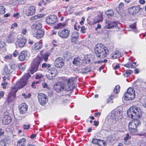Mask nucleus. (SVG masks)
I'll return each instance as SVG.
<instances>
[{
  "mask_svg": "<svg viewBox=\"0 0 146 146\" xmlns=\"http://www.w3.org/2000/svg\"><path fill=\"white\" fill-rule=\"evenodd\" d=\"M94 50L97 56L100 58H105L109 54L108 48L101 43H98L95 45Z\"/></svg>",
  "mask_w": 146,
  "mask_h": 146,
  "instance_id": "1",
  "label": "nucleus"
},
{
  "mask_svg": "<svg viewBox=\"0 0 146 146\" xmlns=\"http://www.w3.org/2000/svg\"><path fill=\"white\" fill-rule=\"evenodd\" d=\"M141 111L137 107L133 106L130 108L127 111L128 117L131 118L135 119L136 117L140 118L141 115Z\"/></svg>",
  "mask_w": 146,
  "mask_h": 146,
  "instance_id": "2",
  "label": "nucleus"
},
{
  "mask_svg": "<svg viewBox=\"0 0 146 146\" xmlns=\"http://www.w3.org/2000/svg\"><path fill=\"white\" fill-rule=\"evenodd\" d=\"M31 76L29 72L26 73L19 81H17L16 85L12 88H16L18 89V90L19 88H23L27 84L28 80L30 77Z\"/></svg>",
  "mask_w": 146,
  "mask_h": 146,
  "instance_id": "3",
  "label": "nucleus"
},
{
  "mask_svg": "<svg viewBox=\"0 0 146 146\" xmlns=\"http://www.w3.org/2000/svg\"><path fill=\"white\" fill-rule=\"evenodd\" d=\"M42 62L40 58H36L34 59L31 64L30 72L31 74H33L38 70L39 64Z\"/></svg>",
  "mask_w": 146,
  "mask_h": 146,
  "instance_id": "4",
  "label": "nucleus"
},
{
  "mask_svg": "<svg viewBox=\"0 0 146 146\" xmlns=\"http://www.w3.org/2000/svg\"><path fill=\"white\" fill-rule=\"evenodd\" d=\"M122 117L121 111L116 109L112 111L110 115V119L113 120L117 121L121 119Z\"/></svg>",
  "mask_w": 146,
  "mask_h": 146,
  "instance_id": "5",
  "label": "nucleus"
},
{
  "mask_svg": "<svg viewBox=\"0 0 146 146\" xmlns=\"http://www.w3.org/2000/svg\"><path fill=\"white\" fill-rule=\"evenodd\" d=\"M47 69V74L46 75V77L49 80L53 79L57 75L58 72L55 68H51Z\"/></svg>",
  "mask_w": 146,
  "mask_h": 146,
  "instance_id": "6",
  "label": "nucleus"
},
{
  "mask_svg": "<svg viewBox=\"0 0 146 146\" xmlns=\"http://www.w3.org/2000/svg\"><path fill=\"white\" fill-rule=\"evenodd\" d=\"M135 96L134 90L131 88H129L124 95V99L126 100H132Z\"/></svg>",
  "mask_w": 146,
  "mask_h": 146,
  "instance_id": "7",
  "label": "nucleus"
},
{
  "mask_svg": "<svg viewBox=\"0 0 146 146\" xmlns=\"http://www.w3.org/2000/svg\"><path fill=\"white\" fill-rule=\"evenodd\" d=\"M18 89L12 88V89L6 98L7 101L8 103L13 102L16 97V93Z\"/></svg>",
  "mask_w": 146,
  "mask_h": 146,
  "instance_id": "8",
  "label": "nucleus"
},
{
  "mask_svg": "<svg viewBox=\"0 0 146 146\" xmlns=\"http://www.w3.org/2000/svg\"><path fill=\"white\" fill-rule=\"evenodd\" d=\"M75 79L74 78H69L68 80V84L64 88V90L67 92L71 91L75 87L74 83Z\"/></svg>",
  "mask_w": 146,
  "mask_h": 146,
  "instance_id": "9",
  "label": "nucleus"
},
{
  "mask_svg": "<svg viewBox=\"0 0 146 146\" xmlns=\"http://www.w3.org/2000/svg\"><path fill=\"white\" fill-rule=\"evenodd\" d=\"M37 97L39 102L42 106L46 104L48 101L47 96L43 93L38 94Z\"/></svg>",
  "mask_w": 146,
  "mask_h": 146,
  "instance_id": "10",
  "label": "nucleus"
},
{
  "mask_svg": "<svg viewBox=\"0 0 146 146\" xmlns=\"http://www.w3.org/2000/svg\"><path fill=\"white\" fill-rule=\"evenodd\" d=\"M70 31L67 29H64L60 30L58 32V35L59 36L62 38H66L68 37Z\"/></svg>",
  "mask_w": 146,
  "mask_h": 146,
  "instance_id": "11",
  "label": "nucleus"
},
{
  "mask_svg": "<svg viewBox=\"0 0 146 146\" xmlns=\"http://www.w3.org/2000/svg\"><path fill=\"white\" fill-rule=\"evenodd\" d=\"M54 64L57 68H62L64 65V60L62 58L58 57L55 60Z\"/></svg>",
  "mask_w": 146,
  "mask_h": 146,
  "instance_id": "12",
  "label": "nucleus"
},
{
  "mask_svg": "<svg viewBox=\"0 0 146 146\" xmlns=\"http://www.w3.org/2000/svg\"><path fill=\"white\" fill-rule=\"evenodd\" d=\"M57 20V17L56 15H51L46 17V22L47 24L50 25L54 23Z\"/></svg>",
  "mask_w": 146,
  "mask_h": 146,
  "instance_id": "13",
  "label": "nucleus"
},
{
  "mask_svg": "<svg viewBox=\"0 0 146 146\" xmlns=\"http://www.w3.org/2000/svg\"><path fill=\"white\" fill-rule=\"evenodd\" d=\"M79 34L77 32L72 33L71 36L70 41L71 43L75 44L78 41L79 38Z\"/></svg>",
  "mask_w": 146,
  "mask_h": 146,
  "instance_id": "14",
  "label": "nucleus"
},
{
  "mask_svg": "<svg viewBox=\"0 0 146 146\" xmlns=\"http://www.w3.org/2000/svg\"><path fill=\"white\" fill-rule=\"evenodd\" d=\"M64 84L61 82H58L54 86V90L56 92H59L63 91L64 89Z\"/></svg>",
  "mask_w": 146,
  "mask_h": 146,
  "instance_id": "15",
  "label": "nucleus"
},
{
  "mask_svg": "<svg viewBox=\"0 0 146 146\" xmlns=\"http://www.w3.org/2000/svg\"><path fill=\"white\" fill-rule=\"evenodd\" d=\"M35 7L34 6H31L28 7L25 11V13L27 16H31L34 15L35 13Z\"/></svg>",
  "mask_w": 146,
  "mask_h": 146,
  "instance_id": "16",
  "label": "nucleus"
},
{
  "mask_svg": "<svg viewBox=\"0 0 146 146\" xmlns=\"http://www.w3.org/2000/svg\"><path fill=\"white\" fill-rule=\"evenodd\" d=\"M28 107L25 103L20 104L19 106V110L20 113L22 114L26 113Z\"/></svg>",
  "mask_w": 146,
  "mask_h": 146,
  "instance_id": "17",
  "label": "nucleus"
},
{
  "mask_svg": "<svg viewBox=\"0 0 146 146\" xmlns=\"http://www.w3.org/2000/svg\"><path fill=\"white\" fill-rule=\"evenodd\" d=\"M11 117L7 115H4L1 122L3 125H7L11 123Z\"/></svg>",
  "mask_w": 146,
  "mask_h": 146,
  "instance_id": "18",
  "label": "nucleus"
},
{
  "mask_svg": "<svg viewBox=\"0 0 146 146\" xmlns=\"http://www.w3.org/2000/svg\"><path fill=\"white\" fill-rule=\"evenodd\" d=\"M26 42V40L24 37H20V38L16 42L15 44L17 46L22 47L24 46Z\"/></svg>",
  "mask_w": 146,
  "mask_h": 146,
  "instance_id": "19",
  "label": "nucleus"
},
{
  "mask_svg": "<svg viewBox=\"0 0 146 146\" xmlns=\"http://www.w3.org/2000/svg\"><path fill=\"white\" fill-rule=\"evenodd\" d=\"M140 8L139 6H134L129 9V12L131 15H133L138 13Z\"/></svg>",
  "mask_w": 146,
  "mask_h": 146,
  "instance_id": "20",
  "label": "nucleus"
},
{
  "mask_svg": "<svg viewBox=\"0 0 146 146\" xmlns=\"http://www.w3.org/2000/svg\"><path fill=\"white\" fill-rule=\"evenodd\" d=\"M28 58L27 52L26 51H22L20 53L18 56V59L21 61H23L27 60Z\"/></svg>",
  "mask_w": 146,
  "mask_h": 146,
  "instance_id": "21",
  "label": "nucleus"
},
{
  "mask_svg": "<svg viewBox=\"0 0 146 146\" xmlns=\"http://www.w3.org/2000/svg\"><path fill=\"white\" fill-rule=\"evenodd\" d=\"M13 67L12 66L9 65V66H5L4 67V75H7V74H11L13 72Z\"/></svg>",
  "mask_w": 146,
  "mask_h": 146,
  "instance_id": "22",
  "label": "nucleus"
},
{
  "mask_svg": "<svg viewBox=\"0 0 146 146\" xmlns=\"http://www.w3.org/2000/svg\"><path fill=\"white\" fill-rule=\"evenodd\" d=\"M106 23L107 25L106 27L108 29H110L113 27H116L117 26V23L115 22H112L108 21Z\"/></svg>",
  "mask_w": 146,
  "mask_h": 146,
  "instance_id": "23",
  "label": "nucleus"
},
{
  "mask_svg": "<svg viewBox=\"0 0 146 146\" xmlns=\"http://www.w3.org/2000/svg\"><path fill=\"white\" fill-rule=\"evenodd\" d=\"M16 36L15 34L13 33H11L8 36V41L9 43L14 42Z\"/></svg>",
  "mask_w": 146,
  "mask_h": 146,
  "instance_id": "24",
  "label": "nucleus"
},
{
  "mask_svg": "<svg viewBox=\"0 0 146 146\" xmlns=\"http://www.w3.org/2000/svg\"><path fill=\"white\" fill-rule=\"evenodd\" d=\"M72 63L76 66L82 64V61L79 57H76L74 59Z\"/></svg>",
  "mask_w": 146,
  "mask_h": 146,
  "instance_id": "25",
  "label": "nucleus"
},
{
  "mask_svg": "<svg viewBox=\"0 0 146 146\" xmlns=\"http://www.w3.org/2000/svg\"><path fill=\"white\" fill-rule=\"evenodd\" d=\"M137 127L135 125L132 124V122L131 121L129 123L128 125V128L129 130L133 132H136L137 131L136 129Z\"/></svg>",
  "mask_w": 146,
  "mask_h": 146,
  "instance_id": "26",
  "label": "nucleus"
},
{
  "mask_svg": "<svg viewBox=\"0 0 146 146\" xmlns=\"http://www.w3.org/2000/svg\"><path fill=\"white\" fill-rule=\"evenodd\" d=\"M26 144V139L23 138L17 141V146H25Z\"/></svg>",
  "mask_w": 146,
  "mask_h": 146,
  "instance_id": "27",
  "label": "nucleus"
},
{
  "mask_svg": "<svg viewBox=\"0 0 146 146\" xmlns=\"http://www.w3.org/2000/svg\"><path fill=\"white\" fill-rule=\"evenodd\" d=\"M42 44L40 42L35 43L33 46L32 48L34 50H37L40 49L42 47Z\"/></svg>",
  "mask_w": 146,
  "mask_h": 146,
  "instance_id": "28",
  "label": "nucleus"
},
{
  "mask_svg": "<svg viewBox=\"0 0 146 146\" xmlns=\"http://www.w3.org/2000/svg\"><path fill=\"white\" fill-rule=\"evenodd\" d=\"M121 55L120 52L118 51H115L113 53L111 54L112 59H116L119 58Z\"/></svg>",
  "mask_w": 146,
  "mask_h": 146,
  "instance_id": "29",
  "label": "nucleus"
},
{
  "mask_svg": "<svg viewBox=\"0 0 146 146\" xmlns=\"http://www.w3.org/2000/svg\"><path fill=\"white\" fill-rule=\"evenodd\" d=\"M44 34V32L41 29L38 30L37 31L36 37L38 39L42 38Z\"/></svg>",
  "mask_w": 146,
  "mask_h": 146,
  "instance_id": "30",
  "label": "nucleus"
},
{
  "mask_svg": "<svg viewBox=\"0 0 146 146\" xmlns=\"http://www.w3.org/2000/svg\"><path fill=\"white\" fill-rule=\"evenodd\" d=\"M67 25V23L66 22L59 23L55 26V28L56 29H59L65 27Z\"/></svg>",
  "mask_w": 146,
  "mask_h": 146,
  "instance_id": "31",
  "label": "nucleus"
},
{
  "mask_svg": "<svg viewBox=\"0 0 146 146\" xmlns=\"http://www.w3.org/2000/svg\"><path fill=\"white\" fill-rule=\"evenodd\" d=\"M124 66L129 68H135L136 67V65H133L132 63L129 62L125 64Z\"/></svg>",
  "mask_w": 146,
  "mask_h": 146,
  "instance_id": "32",
  "label": "nucleus"
},
{
  "mask_svg": "<svg viewBox=\"0 0 146 146\" xmlns=\"http://www.w3.org/2000/svg\"><path fill=\"white\" fill-rule=\"evenodd\" d=\"M132 121V124L136 125V126L137 127L138 125H140V122L139 120L135 119V118Z\"/></svg>",
  "mask_w": 146,
  "mask_h": 146,
  "instance_id": "33",
  "label": "nucleus"
},
{
  "mask_svg": "<svg viewBox=\"0 0 146 146\" xmlns=\"http://www.w3.org/2000/svg\"><path fill=\"white\" fill-rule=\"evenodd\" d=\"M113 13H114L113 11L111 9L108 10L106 12V14L108 17L112 16L113 15Z\"/></svg>",
  "mask_w": 146,
  "mask_h": 146,
  "instance_id": "34",
  "label": "nucleus"
},
{
  "mask_svg": "<svg viewBox=\"0 0 146 146\" xmlns=\"http://www.w3.org/2000/svg\"><path fill=\"white\" fill-rule=\"evenodd\" d=\"M43 15L41 14H38L37 15H35L30 18L31 20H33L37 19L38 18H40L42 17Z\"/></svg>",
  "mask_w": 146,
  "mask_h": 146,
  "instance_id": "35",
  "label": "nucleus"
},
{
  "mask_svg": "<svg viewBox=\"0 0 146 146\" xmlns=\"http://www.w3.org/2000/svg\"><path fill=\"white\" fill-rule=\"evenodd\" d=\"M6 140L5 139H3L0 141V146H7Z\"/></svg>",
  "mask_w": 146,
  "mask_h": 146,
  "instance_id": "36",
  "label": "nucleus"
},
{
  "mask_svg": "<svg viewBox=\"0 0 146 146\" xmlns=\"http://www.w3.org/2000/svg\"><path fill=\"white\" fill-rule=\"evenodd\" d=\"M131 72V70H126L124 74V76L125 77H128L130 74Z\"/></svg>",
  "mask_w": 146,
  "mask_h": 146,
  "instance_id": "37",
  "label": "nucleus"
},
{
  "mask_svg": "<svg viewBox=\"0 0 146 146\" xmlns=\"http://www.w3.org/2000/svg\"><path fill=\"white\" fill-rule=\"evenodd\" d=\"M5 13V8L3 6H0V14H3Z\"/></svg>",
  "mask_w": 146,
  "mask_h": 146,
  "instance_id": "38",
  "label": "nucleus"
},
{
  "mask_svg": "<svg viewBox=\"0 0 146 146\" xmlns=\"http://www.w3.org/2000/svg\"><path fill=\"white\" fill-rule=\"evenodd\" d=\"M120 87L119 85L116 86L115 88L114 92L116 94L118 93L119 91Z\"/></svg>",
  "mask_w": 146,
  "mask_h": 146,
  "instance_id": "39",
  "label": "nucleus"
},
{
  "mask_svg": "<svg viewBox=\"0 0 146 146\" xmlns=\"http://www.w3.org/2000/svg\"><path fill=\"white\" fill-rule=\"evenodd\" d=\"M42 27V25L40 23H38L35 25V29L36 30H39V29H41Z\"/></svg>",
  "mask_w": 146,
  "mask_h": 146,
  "instance_id": "40",
  "label": "nucleus"
},
{
  "mask_svg": "<svg viewBox=\"0 0 146 146\" xmlns=\"http://www.w3.org/2000/svg\"><path fill=\"white\" fill-rule=\"evenodd\" d=\"M105 142L100 139L98 145L100 146H104L105 144Z\"/></svg>",
  "mask_w": 146,
  "mask_h": 146,
  "instance_id": "41",
  "label": "nucleus"
},
{
  "mask_svg": "<svg viewBox=\"0 0 146 146\" xmlns=\"http://www.w3.org/2000/svg\"><path fill=\"white\" fill-rule=\"evenodd\" d=\"M116 10L117 12L118 13V14H119L120 15L122 16L123 15V13H122L121 12V11H123L122 9H120V8L118 7L116 8Z\"/></svg>",
  "mask_w": 146,
  "mask_h": 146,
  "instance_id": "42",
  "label": "nucleus"
},
{
  "mask_svg": "<svg viewBox=\"0 0 146 146\" xmlns=\"http://www.w3.org/2000/svg\"><path fill=\"white\" fill-rule=\"evenodd\" d=\"M23 127L25 130H28L30 127V125L29 124H24L23 125Z\"/></svg>",
  "mask_w": 146,
  "mask_h": 146,
  "instance_id": "43",
  "label": "nucleus"
},
{
  "mask_svg": "<svg viewBox=\"0 0 146 146\" xmlns=\"http://www.w3.org/2000/svg\"><path fill=\"white\" fill-rule=\"evenodd\" d=\"M99 140L100 139H93L92 141V143L94 144L98 145Z\"/></svg>",
  "mask_w": 146,
  "mask_h": 146,
  "instance_id": "44",
  "label": "nucleus"
},
{
  "mask_svg": "<svg viewBox=\"0 0 146 146\" xmlns=\"http://www.w3.org/2000/svg\"><path fill=\"white\" fill-rule=\"evenodd\" d=\"M12 56L11 54L7 55L4 57L5 59L7 60H11L12 59Z\"/></svg>",
  "mask_w": 146,
  "mask_h": 146,
  "instance_id": "45",
  "label": "nucleus"
},
{
  "mask_svg": "<svg viewBox=\"0 0 146 146\" xmlns=\"http://www.w3.org/2000/svg\"><path fill=\"white\" fill-rule=\"evenodd\" d=\"M49 56V54L47 53L45 54L44 56L43 57V58L45 62H47L48 59V57Z\"/></svg>",
  "mask_w": 146,
  "mask_h": 146,
  "instance_id": "46",
  "label": "nucleus"
},
{
  "mask_svg": "<svg viewBox=\"0 0 146 146\" xmlns=\"http://www.w3.org/2000/svg\"><path fill=\"white\" fill-rule=\"evenodd\" d=\"M18 68L22 71L24 70L25 69V67L23 64L19 65Z\"/></svg>",
  "mask_w": 146,
  "mask_h": 146,
  "instance_id": "47",
  "label": "nucleus"
},
{
  "mask_svg": "<svg viewBox=\"0 0 146 146\" xmlns=\"http://www.w3.org/2000/svg\"><path fill=\"white\" fill-rule=\"evenodd\" d=\"M115 97L113 95H111L110 96L109 98L107 99V103H109L110 101L111 100H112Z\"/></svg>",
  "mask_w": 146,
  "mask_h": 146,
  "instance_id": "48",
  "label": "nucleus"
},
{
  "mask_svg": "<svg viewBox=\"0 0 146 146\" xmlns=\"http://www.w3.org/2000/svg\"><path fill=\"white\" fill-rule=\"evenodd\" d=\"M5 45V43L3 42H0V48H3Z\"/></svg>",
  "mask_w": 146,
  "mask_h": 146,
  "instance_id": "49",
  "label": "nucleus"
},
{
  "mask_svg": "<svg viewBox=\"0 0 146 146\" xmlns=\"http://www.w3.org/2000/svg\"><path fill=\"white\" fill-rule=\"evenodd\" d=\"M86 29L85 28L84 26H82L81 27V33H85L86 32L85 30H86Z\"/></svg>",
  "mask_w": 146,
  "mask_h": 146,
  "instance_id": "50",
  "label": "nucleus"
},
{
  "mask_svg": "<svg viewBox=\"0 0 146 146\" xmlns=\"http://www.w3.org/2000/svg\"><path fill=\"white\" fill-rule=\"evenodd\" d=\"M20 16V14L18 13H14L13 15V17L16 19L19 18Z\"/></svg>",
  "mask_w": 146,
  "mask_h": 146,
  "instance_id": "51",
  "label": "nucleus"
},
{
  "mask_svg": "<svg viewBox=\"0 0 146 146\" xmlns=\"http://www.w3.org/2000/svg\"><path fill=\"white\" fill-rule=\"evenodd\" d=\"M131 138V137L129 136V135L128 134H127L126 136L124 138V139L125 141H127Z\"/></svg>",
  "mask_w": 146,
  "mask_h": 146,
  "instance_id": "52",
  "label": "nucleus"
},
{
  "mask_svg": "<svg viewBox=\"0 0 146 146\" xmlns=\"http://www.w3.org/2000/svg\"><path fill=\"white\" fill-rule=\"evenodd\" d=\"M19 54L18 52L16 50H15V52H13V56L14 57H16L17 56V55Z\"/></svg>",
  "mask_w": 146,
  "mask_h": 146,
  "instance_id": "53",
  "label": "nucleus"
},
{
  "mask_svg": "<svg viewBox=\"0 0 146 146\" xmlns=\"http://www.w3.org/2000/svg\"><path fill=\"white\" fill-rule=\"evenodd\" d=\"M43 75L42 74H37L36 76V79H39L42 77H43Z\"/></svg>",
  "mask_w": 146,
  "mask_h": 146,
  "instance_id": "54",
  "label": "nucleus"
},
{
  "mask_svg": "<svg viewBox=\"0 0 146 146\" xmlns=\"http://www.w3.org/2000/svg\"><path fill=\"white\" fill-rule=\"evenodd\" d=\"M27 30L25 29H23L21 31V33L23 35H25L26 34Z\"/></svg>",
  "mask_w": 146,
  "mask_h": 146,
  "instance_id": "55",
  "label": "nucleus"
},
{
  "mask_svg": "<svg viewBox=\"0 0 146 146\" xmlns=\"http://www.w3.org/2000/svg\"><path fill=\"white\" fill-rule=\"evenodd\" d=\"M4 92L3 91L0 92V99L4 96Z\"/></svg>",
  "mask_w": 146,
  "mask_h": 146,
  "instance_id": "56",
  "label": "nucleus"
},
{
  "mask_svg": "<svg viewBox=\"0 0 146 146\" xmlns=\"http://www.w3.org/2000/svg\"><path fill=\"white\" fill-rule=\"evenodd\" d=\"M4 132L2 129H0V136L3 135L4 134Z\"/></svg>",
  "mask_w": 146,
  "mask_h": 146,
  "instance_id": "57",
  "label": "nucleus"
},
{
  "mask_svg": "<svg viewBox=\"0 0 146 146\" xmlns=\"http://www.w3.org/2000/svg\"><path fill=\"white\" fill-rule=\"evenodd\" d=\"M129 27L133 29H135L136 27L135 24L131 25H129Z\"/></svg>",
  "mask_w": 146,
  "mask_h": 146,
  "instance_id": "58",
  "label": "nucleus"
},
{
  "mask_svg": "<svg viewBox=\"0 0 146 146\" xmlns=\"http://www.w3.org/2000/svg\"><path fill=\"white\" fill-rule=\"evenodd\" d=\"M85 21V18L82 17L81 19V21L80 22V23L81 25H83L84 24V22Z\"/></svg>",
  "mask_w": 146,
  "mask_h": 146,
  "instance_id": "59",
  "label": "nucleus"
},
{
  "mask_svg": "<svg viewBox=\"0 0 146 146\" xmlns=\"http://www.w3.org/2000/svg\"><path fill=\"white\" fill-rule=\"evenodd\" d=\"M76 25H74V29L76 30H77V31H78L79 29L81 28V27L80 26V25H78V27L77 28H76Z\"/></svg>",
  "mask_w": 146,
  "mask_h": 146,
  "instance_id": "60",
  "label": "nucleus"
},
{
  "mask_svg": "<svg viewBox=\"0 0 146 146\" xmlns=\"http://www.w3.org/2000/svg\"><path fill=\"white\" fill-rule=\"evenodd\" d=\"M124 6V4L122 3H121L119 5V8H122Z\"/></svg>",
  "mask_w": 146,
  "mask_h": 146,
  "instance_id": "61",
  "label": "nucleus"
},
{
  "mask_svg": "<svg viewBox=\"0 0 146 146\" xmlns=\"http://www.w3.org/2000/svg\"><path fill=\"white\" fill-rule=\"evenodd\" d=\"M99 124V122L98 121H94V125L97 126Z\"/></svg>",
  "mask_w": 146,
  "mask_h": 146,
  "instance_id": "62",
  "label": "nucleus"
},
{
  "mask_svg": "<svg viewBox=\"0 0 146 146\" xmlns=\"http://www.w3.org/2000/svg\"><path fill=\"white\" fill-rule=\"evenodd\" d=\"M119 67L120 66L118 64L114 67L113 69L114 70H116L118 69Z\"/></svg>",
  "mask_w": 146,
  "mask_h": 146,
  "instance_id": "63",
  "label": "nucleus"
},
{
  "mask_svg": "<svg viewBox=\"0 0 146 146\" xmlns=\"http://www.w3.org/2000/svg\"><path fill=\"white\" fill-rule=\"evenodd\" d=\"M47 65L46 63H44L42 64V68H45L47 67Z\"/></svg>",
  "mask_w": 146,
  "mask_h": 146,
  "instance_id": "64",
  "label": "nucleus"
}]
</instances>
